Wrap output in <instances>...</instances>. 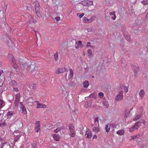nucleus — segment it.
I'll list each match as a JSON object with an SVG mask.
<instances>
[{"mask_svg": "<svg viewBox=\"0 0 148 148\" xmlns=\"http://www.w3.org/2000/svg\"><path fill=\"white\" fill-rule=\"evenodd\" d=\"M69 135L72 137H73L75 136L76 133L75 130L74 126L73 125H71L69 126Z\"/></svg>", "mask_w": 148, "mask_h": 148, "instance_id": "1", "label": "nucleus"}, {"mask_svg": "<svg viewBox=\"0 0 148 148\" xmlns=\"http://www.w3.org/2000/svg\"><path fill=\"white\" fill-rule=\"evenodd\" d=\"M141 125V123L139 122L136 123L134 125L130 128L129 131L132 132L136 129H137Z\"/></svg>", "mask_w": 148, "mask_h": 148, "instance_id": "2", "label": "nucleus"}, {"mask_svg": "<svg viewBox=\"0 0 148 148\" xmlns=\"http://www.w3.org/2000/svg\"><path fill=\"white\" fill-rule=\"evenodd\" d=\"M123 90H121L119 92V93L115 98V99L117 101H120L123 98Z\"/></svg>", "mask_w": 148, "mask_h": 148, "instance_id": "3", "label": "nucleus"}, {"mask_svg": "<svg viewBox=\"0 0 148 148\" xmlns=\"http://www.w3.org/2000/svg\"><path fill=\"white\" fill-rule=\"evenodd\" d=\"M34 102L37 103V109H38L39 108H46V105L40 103L38 101H35Z\"/></svg>", "mask_w": 148, "mask_h": 148, "instance_id": "4", "label": "nucleus"}, {"mask_svg": "<svg viewBox=\"0 0 148 148\" xmlns=\"http://www.w3.org/2000/svg\"><path fill=\"white\" fill-rule=\"evenodd\" d=\"M35 130L36 132H38L40 129V124L39 121H36L35 123Z\"/></svg>", "mask_w": 148, "mask_h": 148, "instance_id": "5", "label": "nucleus"}, {"mask_svg": "<svg viewBox=\"0 0 148 148\" xmlns=\"http://www.w3.org/2000/svg\"><path fill=\"white\" fill-rule=\"evenodd\" d=\"M82 4L84 5L88 6L93 5V2L92 1L90 0L84 1H83Z\"/></svg>", "mask_w": 148, "mask_h": 148, "instance_id": "6", "label": "nucleus"}, {"mask_svg": "<svg viewBox=\"0 0 148 148\" xmlns=\"http://www.w3.org/2000/svg\"><path fill=\"white\" fill-rule=\"evenodd\" d=\"M20 107L22 110L23 113L25 114H26L27 113L26 109L25 107L23 105L22 102H20Z\"/></svg>", "mask_w": 148, "mask_h": 148, "instance_id": "7", "label": "nucleus"}, {"mask_svg": "<svg viewBox=\"0 0 148 148\" xmlns=\"http://www.w3.org/2000/svg\"><path fill=\"white\" fill-rule=\"evenodd\" d=\"M33 5L34 6L36 11L38 12L40 9L39 5L38 2L37 1H35L33 3Z\"/></svg>", "mask_w": 148, "mask_h": 148, "instance_id": "8", "label": "nucleus"}, {"mask_svg": "<svg viewBox=\"0 0 148 148\" xmlns=\"http://www.w3.org/2000/svg\"><path fill=\"white\" fill-rule=\"evenodd\" d=\"M86 138H90L92 137V134L91 131L89 130H87L86 133Z\"/></svg>", "mask_w": 148, "mask_h": 148, "instance_id": "9", "label": "nucleus"}, {"mask_svg": "<svg viewBox=\"0 0 148 148\" xmlns=\"http://www.w3.org/2000/svg\"><path fill=\"white\" fill-rule=\"evenodd\" d=\"M139 96L140 97L141 99H143L145 94V92L143 89L141 90L138 92Z\"/></svg>", "mask_w": 148, "mask_h": 148, "instance_id": "10", "label": "nucleus"}, {"mask_svg": "<svg viewBox=\"0 0 148 148\" xmlns=\"http://www.w3.org/2000/svg\"><path fill=\"white\" fill-rule=\"evenodd\" d=\"M73 72L72 69L70 68L69 69V73L68 76V79H71L73 76Z\"/></svg>", "mask_w": 148, "mask_h": 148, "instance_id": "11", "label": "nucleus"}, {"mask_svg": "<svg viewBox=\"0 0 148 148\" xmlns=\"http://www.w3.org/2000/svg\"><path fill=\"white\" fill-rule=\"evenodd\" d=\"M92 130L93 131L95 132H98L101 131L99 126H94L93 127Z\"/></svg>", "mask_w": 148, "mask_h": 148, "instance_id": "12", "label": "nucleus"}, {"mask_svg": "<svg viewBox=\"0 0 148 148\" xmlns=\"http://www.w3.org/2000/svg\"><path fill=\"white\" fill-rule=\"evenodd\" d=\"M125 131L123 129L120 130L116 132V134L122 136L124 135Z\"/></svg>", "mask_w": 148, "mask_h": 148, "instance_id": "13", "label": "nucleus"}, {"mask_svg": "<svg viewBox=\"0 0 148 148\" xmlns=\"http://www.w3.org/2000/svg\"><path fill=\"white\" fill-rule=\"evenodd\" d=\"M8 59L12 62L14 60V59L13 58V56L12 54H9L8 56Z\"/></svg>", "mask_w": 148, "mask_h": 148, "instance_id": "14", "label": "nucleus"}, {"mask_svg": "<svg viewBox=\"0 0 148 148\" xmlns=\"http://www.w3.org/2000/svg\"><path fill=\"white\" fill-rule=\"evenodd\" d=\"M53 138L54 140L57 141L59 140L60 138V136L59 135L54 134L53 135Z\"/></svg>", "mask_w": 148, "mask_h": 148, "instance_id": "15", "label": "nucleus"}, {"mask_svg": "<svg viewBox=\"0 0 148 148\" xmlns=\"http://www.w3.org/2000/svg\"><path fill=\"white\" fill-rule=\"evenodd\" d=\"M132 110V109L130 110L128 109L125 110V115L126 117H127L129 116L130 111Z\"/></svg>", "mask_w": 148, "mask_h": 148, "instance_id": "16", "label": "nucleus"}, {"mask_svg": "<svg viewBox=\"0 0 148 148\" xmlns=\"http://www.w3.org/2000/svg\"><path fill=\"white\" fill-rule=\"evenodd\" d=\"M5 103L4 101L2 99H0V108H2L5 106Z\"/></svg>", "mask_w": 148, "mask_h": 148, "instance_id": "17", "label": "nucleus"}, {"mask_svg": "<svg viewBox=\"0 0 148 148\" xmlns=\"http://www.w3.org/2000/svg\"><path fill=\"white\" fill-rule=\"evenodd\" d=\"M10 145L8 144L7 143L5 142L1 146V148H9Z\"/></svg>", "mask_w": 148, "mask_h": 148, "instance_id": "18", "label": "nucleus"}, {"mask_svg": "<svg viewBox=\"0 0 148 148\" xmlns=\"http://www.w3.org/2000/svg\"><path fill=\"white\" fill-rule=\"evenodd\" d=\"M84 87L85 88H87L89 86V83L88 81H85L83 83Z\"/></svg>", "mask_w": 148, "mask_h": 148, "instance_id": "19", "label": "nucleus"}, {"mask_svg": "<svg viewBox=\"0 0 148 148\" xmlns=\"http://www.w3.org/2000/svg\"><path fill=\"white\" fill-rule=\"evenodd\" d=\"M95 125L97 126H99V118L98 117H96L94 120Z\"/></svg>", "mask_w": 148, "mask_h": 148, "instance_id": "20", "label": "nucleus"}, {"mask_svg": "<svg viewBox=\"0 0 148 148\" xmlns=\"http://www.w3.org/2000/svg\"><path fill=\"white\" fill-rule=\"evenodd\" d=\"M141 115L140 114L136 115L134 117L133 119V120L134 121H136L139 119Z\"/></svg>", "mask_w": 148, "mask_h": 148, "instance_id": "21", "label": "nucleus"}, {"mask_svg": "<svg viewBox=\"0 0 148 148\" xmlns=\"http://www.w3.org/2000/svg\"><path fill=\"white\" fill-rule=\"evenodd\" d=\"M66 84H62V85L61 88L62 91H64V92L66 91Z\"/></svg>", "mask_w": 148, "mask_h": 148, "instance_id": "22", "label": "nucleus"}, {"mask_svg": "<svg viewBox=\"0 0 148 148\" xmlns=\"http://www.w3.org/2000/svg\"><path fill=\"white\" fill-rule=\"evenodd\" d=\"M62 73H63L62 68L58 69L56 71V73L57 74H59Z\"/></svg>", "mask_w": 148, "mask_h": 148, "instance_id": "23", "label": "nucleus"}, {"mask_svg": "<svg viewBox=\"0 0 148 148\" xmlns=\"http://www.w3.org/2000/svg\"><path fill=\"white\" fill-rule=\"evenodd\" d=\"M15 114L14 111H11L8 112L7 113V115L8 116H12Z\"/></svg>", "mask_w": 148, "mask_h": 148, "instance_id": "24", "label": "nucleus"}, {"mask_svg": "<svg viewBox=\"0 0 148 148\" xmlns=\"http://www.w3.org/2000/svg\"><path fill=\"white\" fill-rule=\"evenodd\" d=\"M111 126H110V124L106 125V130L107 132H108L110 130Z\"/></svg>", "mask_w": 148, "mask_h": 148, "instance_id": "25", "label": "nucleus"}, {"mask_svg": "<svg viewBox=\"0 0 148 148\" xmlns=\"http://www.w3.org/2000/svg\"><path fill=\"white\" fill-rule=\"evenodd\" d=\"M15 100H17V101H19L20 99V93H18V94L16 95L15 96Z\"/></svg>", "mask_w": 148, "mask_h": 148, "instance_id": "26", "label": "nucleus"}, {"mask_svg": "<svg viewBox=\"0 0 148 148\" xmlns=\"http://www.w3.org/2000/svg\"><path fill=\"white\" fill-rule=\"evenodd\" d=\"M87 51L88 54V57L90 58H91L92 56V53L91 50L90 49H89Z\"/></svg>", "mask_w": 148, "mask_h": 148, "instance_id": "27", "label": "nucleus"}, {"mask_svg": "<svg viewBox=\"0 0 148 148\" xmlns=\"http://www.w3.org/2000/svg\"><path fill=\"white\" fill-rule=\"evenodd\" d=\"M76 43L80 48H82L83 47V45L82 44V42L81 41H79L76 42Z\"/></svg>", "mask_w": 148, "mask_h": 148, "instance_id": "28", "label": "nucleus"}, {"mask_svg": "<svg viewBox=\"0 0 148 148\" xmlns=\"http://www.w3.org/2000/svg\"><path fill=\"white\" fill-rule=\"evenodd\" d=\"M11 63V64L12 65L13 67L15 69H17L18 68V66L17 64H16L15 61H14Z\"/></svg>", "mask_w": 148, "mask_h": 148, "instance_id": "29", "label": "nucleus"}, {"mask_svg": "<svg viewBox=\"0 0 148 148\" xmlns=\"http://www.w3.org/2000/svg\"><path fill=\"white\" fill-rule=\"evenodd\" d=\"M139 136V135H133L131 137V138L130 139V140H133L134 139H135L138 138Z\"/></svg>", "mask_w": 148, "mask_h": 148, "instance_id": "30", "label": "nucleus"}, {"mask_svg": "<svg viewBox=\"0 0 148 148\" xmlns=\"http://www.w3.org/2000/svg\"><path fill=\"white\" fill-rule=\"evenodd\" d=\"M82 21L83 22L86 23H88V19L85 17L83 18Z\"/></svg>", "mask_w": 148, "mask_h": 148, "instance_id": "31", "label": "nucleus"}, {"mask_svg": "<svg viewBox=\"0 0 148 148\" xmlns=\"http://www.w3.org/2000/svg\"><path fill=\"white\" fill-rule=\"evenodd\" d=\"M62 129V128L61 127H58L57 128H56V129L54 131L55 133H57L59 131L61 130Z\"/></svg>", "mask_w": 148, "mask_h": 148, "instance_id": "32", "label": "nucleus"}, {"mask_svg": "<svg viewBox=\"0 0 148 148\" xmlns=\"http://www.w3.org/2000/svg\"><path fill=\"white\" fill-rule=\"evenodd\" d=\"M54 58L56 61H58V53L56 52V53L54 54Z\"/></svg>", "mask_w": 148, "mask_h": 148, "instance_id": "33", "label": "nucleus"}, {"mask_svg": "<svg viewBox=\"0 0 148 148\" xmlns=\"http://www.w3.org/2000/svg\"><path fill=\"white\" fill-rule=\"evenodd\" d=\"M10 85L13 86H16V82L14 80L12 81L10 83Z\"/></svg>", "mask_w": 148, "mask_h": 148, "instance_id": "34", "label": "nucleus"}, {"mask_svg": "<svg viewBox=\"0 0 148 148\" xmlns=\"http://www.w3.org/2000/svg\"><path fill=\"white\" fill-rule=\"evenodd\" d=\"M103 93L102 92H100L98 93V96L100 98H102L103 97Z\"/></svg>", "mask_w": 148, "mask_h": 148, "instance_id": "35", "label": "nucleus"}, {"mask_svg": "<svg viewBox=\"0 0 148 148\" xmlns=\"http://www.w3.org/2000/svg\"><path fill=\"white\" fill-rule=\"evenodd\" d=\"M94 20V18L93 17H91L88 19V23H90L93 21Z\"/></svg>", "mask_w": 148, "mask_h": 148, "instance_id": "36", "label": "nucleus"}, {"mask_svg": "<svg viewBox=\"0 0 148 148\" xmlns=\"http://www.w3.org/2000/svg\"><path fill=\"white\" fill-rule=\"evenodd\" d=\"M21 136L19 135H18L14 138V140L15 142L18 141L19 138L21 137Z\"/></svg>", "mask_w": 148, "mask_h": 148, "instance_id": "37", "label": "nucleus"}, {"mask_svg": "<svg viewBox=\"0 0 148 148\" xmlns=\"http://www.w3.org/2000/svg\"><path fill=\"white\" fill-rule=\"evenodd\" d=\"M84 14L83 13H82L81 14H79L78 13L77 14V15L79 17V18H81L84 15Z\"/></svg>", "mask_w": 148, "mask_h": 148, "instance_id": "38", "label": "nucleus"}, {"mask_svg": "<svg viewBox=\"0 0 148 148\" xmlns=\"http://www.w3.org/2000/svg\"><path fill=\"white\" fill-rule=\"evenodd\" d=\"M86 47H90L91 48H93V47L91 45V44L90 42H88L87 43Z\"/></svg>", "mask_w": 148, "mask_h": 148, "instance_id": "39", "label": "nucleus"}, {"mask_svg": "<svg viewBox=\"0 0 148 148\" xmlns=\"http://www.w3.org/2000/svg\"><path fill=\"white\" fill-rule=\"evenodd\" d=\"M62 69L63 70V72L67 71L68 70V68L67 67H65L64 68H62Z\"/></svg>", "mask_w": 148, "mask_h": 148, "instance_id": "40", "label": "nucleus"}, {"mask_svg": "<svg viewBox=\"0 0 148 148\" xmlns=\"http://www.w3.org/2000/svg\"><path fill=\"white\" fill-rule=\"evenodd\" d=\"M141 3L144 5L147 4L148 3V0H143V1H142Z\"/></svg>", "mask_w": 148, "mask_h": 148, "instance_id": "41", "label": "nucleus"}, {"mask_svg": "<svg viewBox=\"0 0 148 148\" xmlns=\"http://www.w3.org/2000/svg\"><path fill=\"white\" fill-rule=\"evenodd\" d=\"M124 91L125 93L127 92L128 91V88L127 86H124Z\"/></svg>", "mask_w": 148, "mask_h": 148, "instance_id": "42", "label": "nucleus"}, {"mask_svg": "<svg viewBox=\"0 0 148 148\" xmlns=\"http://www.w3.org/2000/svg\"><path fill=\"white\" fill-rule=\"evenodd\" d=\"M116 125L115 124H110V126L113 128H115L116 127Z\"/></svg>", "mask_w": 148, "mask_h": 148, "instance_id": "43", "label": "nucleus"}, {"mask_svg": "<svg viewBox=\"0 0 148 148\" xmlns=\"http://www.w3.org/2000/svg\"><path fill=\"white\" fill-rule=\"evenodd\" d=\"M19 101H17V100H15V101L14 102V104L15 106H18V104Z\"/></svg>", "mask_w": 148, "mask_h": 148, "instance_id": "44", "label": "nucleus"}, {"mask_svg": "<svg viewBox=\"0 0 148 148\" xmlns=\"http://www.w3.org/2000/svg\"><path fill=\"white\" fill-rule=\"evenodd\" d=\"M109 14L110 15H115V12L113 11L112 12H111L109 13Z\"/></svg>", "mask_w": 148, "mask_h": 148, "instance_id": "45", "label": "nucleus"}, {"mask_svg": "<svg viewBox=\"0 0 148 148\" xmlns=\"http://www.w3.org/2000/svg\"><path fill=\"white\" fill-rule=\"evenodd\" d=\"M14 90L16 92H18V89L17 88L13 87V88Z\"/></svg>", "mask_w": 148, "mask_h": 148, "instance_id": "46", "label": "nucleus"}, {"mask_svg": "<svg viewBox=\"0 0 148 148\" xmlns=\"http://www.w3.org/2000/svg\"><path fill=\"white\" fill-rule=\"evenodd\" d=\"M55 19L56 20V21H58L60 20V18L59 16L56 17L55 18Z\"/></svg>", "mask_w": 148, "mask_h": 148, "instance_id": "47", "label": "nucleus"}, {"mask_svg": "<svg viewBox=\"0 0 148 148\" xmlns=\"http://www.w3.org/2000/svg\"><path fill=\"white\" fill-rule=\"evenodd\" d=\"M31 86L34 89L36 88V85L34 84H32Z\"/></svg>", "mask_w": 148, "mask_h": 148, "instance_id": "48", "label": "nucleus"}, {"mask_svg": "<svg viewBox=\"0 0 148 148\" xmlns=\"http://www.w3.org/2000/svg\"><path fill=\"white\" fill-rule=\"evenodd\" d=\"M32 145L34 148H35L36 147V144L35 143H32Z\"/></svg>", "mask_w": 148, "mask_h": 148, "instance_id": "49", "label": "nucleus"}, {"mask_svg": "<svg viewBox=\"0 0 148 148\" xmlns=\"http://www.w3.org/2000/svg\"><path fill=\"white\" fill-rule=\"evenodd\" d=\"M116 17V15H114L111 18L113 20H114L115 19Z\"/></svg>", "mask_w": 148, "mask_h": 148, "instance_id": "50", "label": "nucleus"}, {"mask_svg": "<svg viewBox=\"0 0 148 148\" xmlns=\"http://www.w3.org/2000/svg\"><path fill=\"white\" fill-rule=\"evenodd\" d=\"M6 125L5 123H0V126H5Z\"/></svg>", "mask_w": 148, "mask_h": 148, "instance_id": "51", "label": "nucleus"}, {"mask_svg": "<svg viewBox=\"0 0 148 148\" xmlns=\"http://www.w3.org/2000/svg\"><path fill=\"white\" fill-rule=\"evenodd\" d=\"M97 135H94L93 136V139H97Z\"/></svg>", "mask_w": 148, "mask_h": 148, "instance_id": "52", "label": "nucleus"}, {"mask_svg": "<svg viewBox=\"0 0 148 148\" xmlns=\"http://www.w3.org/2000/svg\"><path fill=\"white\" fill-rule=\"evenodd\" d=\"M29 24H30L32 22H34V21H29Z\"/></svg>", "mask_w": 148, "mask_h": 148, "instance_id": "53", "label": "nucleus"}, {"mask_svg": "<svg viewBox=\"0 0 148 148\" xmlns=\"http://www.w3.org/2000/svg\"><path fill=\"white\" fill-rule=\"evenodd\" d=\"M79 47V46L78 45V46H76L75 47V48L76 49H77Z\"/></svg>", "mask_w": 148, "mask_h": 148, "instance_id": "54", "label": "nucleus"}, {"mask_svg": "<svg viewBox=\"0 0 148 148\" xmlns=\"http://www.w3.org/2000/svg\"><path fill=\"white\" fill-rule=\"evenodd\" d=\"M146 18H148V13H147L146 16Z\"/></svg>", "mask_w": 148, "mask_h": 148, "instance_id": "55", "label": "nucleus"}, {"mask_svg": "<svg viewBox=\"0 0 148 148\" xmlns=\"http://www.w3.org/2000/svg\"><path fill=\"white\" fill-rule=\"evenodd\" d=\"M30 17L31 18V19L33 18V17L31 15L30 16Z\"/></svg>", "mask_w": 148, "mask_h": 148, "instance_id": "56", "label": "nucleus"}, {"mask_svg": "<svg viewBox=\"0 0 148 148\" xmlns=\"http://www.w3.org/2000/svg\"><path fill=\"white\" fill-rule=\"evenodd\" d=\"M1 63L0 62V67H1Z\"/></svg>", "mask_w": 148, "mask_h": 148, "instance_id": "57", "label": "nucleus"}, {"mask_svg": "<svg viewBox=\"0 0 148 148\" xmlns=\"http://www.w3.org/2000/svg\"><path fill=\"white\" fill-rule=\"evenodd\" d=\"M95 107H96V106H93V108H95Z\"/></svg>", "mask_w": 148, "mask_h": 148, "instance_id": "58", "label": "nucleus"}, {"mask_svg": "<svg viewBox=\"0 0 148 148\" xmlns=\"http://www.w3.org/2000/svg\"><path fill=\"white\" fill-rule=\"evenodd\" d=\"M28 26H29L30 27H31V26L30 25H28Z\"/></svg>", "mask_w": 148, "mask_h": 148, "instance_id": "59", "label": "nucleus"}, {"mask_svg": "<svg viewBox=\"0 0 148 148\" xmlns=\"http://www.w3.org/2000/svg\"><path fill=\"white\" fill-rule=\"evenodd\" d=\"M59 148H61V147H59Z\"/></svg>", "mask_w": 148, "mask_h": 148, "instance_id": "60", "label": "nucleus"}, {"mask_svg": "<svg viewBox=\"0 0 148 148\" xmlns=\"http://www.w3.org/2000/svg\"><path fill=\"white\" fill-rule=\"evenodd\" d=\"M1 115V114H0V116Z\"/></svg>", "mask_w": 148, "mask_h": 148, "instance_id": "61", "label": "nucleus"}, {"mask_svg": "<svg viewBox=\"0 0 148 148\" xmlns=\"http://www.w3.org/2000/svg\"><path fill=\"white\" fill-rule=\"evenodd\" d=\"M1 86H0V87Z\"/></svg>", "mask_w": 148, "mask_h": 148, "instance_id": "62", "label": "nucleus"}]
</instances>
